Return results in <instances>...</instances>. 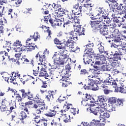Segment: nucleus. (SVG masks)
I'll list each match as a JSON object with an SVG mask.
<instances>
[{"label": "nucleus", "mask_w": 126, "mask_h": 126, "mask_svg": "<svg viewBox=\"0 0 126 126\" xmlns=\"http://www.w3.org/2000/svg\"><path fill=\"white\" fill-rule=\"evenodd\" d=\"M92 9V8H91V6L88 7L85 4L80 5L79 3H77L73 6L72 12L74 15H81L82 11L86 12V14H89L88 10H91Z\"/></svg>", "instance_id": "1"}, {"label": "nucleus", "mask_w": 126, "mask_h": 126, "mask_svg": "<svg viewBox=\"0 0 126 126\" xmlns=\"http://www.w3.org/2000/svg\"><path fill=\"white\" fill-rule=\"evenodd\" d=\"M117 82H118V79H116V80L114 79H109V80L104 81V84H106V85L114 86V87L115 88V92H120V93L126 94V87L125 86V85L122 84L118 87Z\"/></svg>", "instance_id": "2"}, {"label": "nucleus", "mask_w": 126, "mask_h": 126, "mask_svg": "<svg viewBox=\"0 0 126 126\" xmlns=\"http://www.w3.org/2000/svg\"><path fill=\"white\" fill-rule=\"evenodd\" d=\"M60 54L57 52L55 53L53 57V59H54L55 62H62V63L65 62V63H67V62H70L71 61V59L68 58L69 56L67 55V53H65V50L61 49Z\"/></svg>", "instance_id": "3"}, {"label": "nucleus", "mask_w": 126, "mask_h": 126, "mask_svg": "<svg viewBox=\"0 0 126 126\" xmlns=\"http://www.w3.org/2000/svg\"><path fill=\"white\" fill-rule=\"evenodd\" d=\"M73 40L72 37L69 36L68 37L66 36V39H63L64 45H58L57 47L59 50H63L65 52H67V48H69V49L74 48V41Z\"/></svg>", "instance_id": "4"}, {"label": "nucleus", "mask_w": 126, "mask_h": 126, "mask_svg": "<svg viewBox=\"0 0 126 126\" xmlns=\"http://www.w3.org/2000/svg\"><path fill=\"white\" fill-rule=\"evenodd\" d=\"M13 73H14V72H12L11 74H4L2 76V77L4 79L5 81H7L8 83L10 82L11 83H13L15 85L17 84V82H16L17 79L16 75H15L13 78H12V76H13Z\"/></svg>", "instance_id": "5"}, {"label": "nucleus", "mask_w": 126, "mask_h": 126, "mask_svg": "<svg viewBox=\"0 0 126 126\" xmlns=\"http://www.w3.org/2000/svg\"><path fill=\"white\" fill-rule=\"evenodd\" d=\"M123 5V4L122 3L119 4L118 2L114 5H113L112 3L109 4V6H110V7H112L113 9H117L118 10V13L119 14H120V15L126 13L125 16H124V18H126V11L125 10H123L124 8Z\"/></svg>", "instance_id": "6"}, {"label": "nucleus", "mask_w": 126, "mask_h": 126, "mask_svg": "<svg viewBox=\"0 0 126 126\" xmlns=\"http://www.w3.org/2000/svg\"><path fill=\"white\" fill-rule=\"evenodd\" d=\"M32 108L33 109H36L35 112L37 115H41L42 114V111L48 109V106L46 105V104L44 102L43 103L38 104H34Z\"/></svg>", "instance_id": "7"}, {"label": "nucleus", "mask_w": 126, "mask_h": 126, "mask_svg": "<svg viewBox=\"0 0 126 126\" xmlns=\"http://www.w3.org/2000/svg\"><path fill=\"white\" fill-rule=\"evenodd\" d=\"M103 20L101 19L95 21H91L90 24L94 31H98L100 30V26H102V25L100 24Z\"/></svg>", "instance_id": "8"}, {"label": "nucleus", "mask_w": 126, "mask_h": 126, "mask_svg": "<svg viewBox=\"0 0 126 126\" xmlns=\"http://www.w3.org/2000/svg\"><path fill=\"white\" fill-rule=\"evenodd\" d=\"M64 63H66L65 61H63V62L60 61L59 63L54 62L53 65H51V63H49L48 65L51 66V69H61L60 71H61L62 73H63V71H62V70H63V66Z\"/></svg>", "instance_id": "9"}, {"label": "nucleus", "mask_w": 126, "mask_h": 126, "mask_svg": "<svg viewBox=\"0 0 126 126\" xmlns=\"http://www.w3.org/2000/svg\"><path fill=\"white\" fill-rule=\"evenodd\" d=\"M63 108L65 112L68 111V110H70V113L73 114V115H76L79 113L78 109L72 108V104L71 103H67L66 101L65 102V104H64Z\"/></svg>", "instance_id": "10"}, {"label": "nucleus", "mask_w": 126, "mask_h": 126, "mask_svg": "<svg viewBox=\"0 0 126 126\" xmlns=\"http://www.w3.org/2000/svg\"><path fill=\"white\" fill-rule=\"evenodd\" d=\"M35 59L40 62V64L42 65H43L47 61V57H46V55H45L44 53H41L40 52L35 55Z\"/></svg>", "instance_id": "11"}, {"label": "nucleus", "mask_w": 126, "mask_h": 126, "mask_svg": "<svg viewBox=\"0 0 126 126\" xmlns=\"http://www.w3.org/2000/svg\"><path fill=\"white\" fill-rule=\"evenodd\" d=\"M3 51H0V56L3 58L2 61L5 60V59H7V58H9L8 57V53L10 52V48L8 47H4L3 46Z\"/></svg>", "instance_id": "12"}, {"label": "nucleus", "mask_w": 126, "mask_h": 126, "mask_svg": "<svg viewBox=\"0 0 126 126\" xmlns=\"http://www.w3.org/2000/svg\"><path fill=\"white\" fill-rule=\"evenodd\" d=\"M40 35H39V32H34L33 34L31 35L30 38L27 39L26 43V44H28V42H29V41H31V40H32V39H33L34 42H36V41H37L38 39H40Z\"/></svg>", "instance_id": "13"}, {"label": "nucleus", "mask_w": 126, "mask_h": 126, "mask_svg": "<svg viewBox=\"0 0 126 126\" xmlns=\"http://www.w3.org/2000/svg\"><path fill=\"white\" fill-rule=\"evenodd\" d=\"M30 105H33V101H29L28 102H26L25 103H22V107H23V110L25 111V112H26V113L29 115L30 114V111L28 110V108L27 107H29Z\"/></svg>", "instance_id": "14"}, {"label": "nucleus", "mask_w": 126, "mask_h": 126, "mask_svg": "<svg viewBox=\"0 0 126 126\" xmlns=\"http://www.w3.org/2000/svg\"><path fill=\"white\" fill-rule=\"evenodd\" d=\"M57 94V93L54 91H48L47 94L45 96V99H46L48 102H51V99L54 98V96Z\"/></svg>", "instance_id": "15"}, {"label": "nucleus", "mask_w": 126, "mask_h": 126, "mask_svg": "<svg viewBox=\"0 0 126 126\" xmlns=\"http://www.w3.org/2000/svg\"><path fill=\"white\" fill-rule=\"evenodd\" d=\"M14 52H27L28 53L29 52V49L28 47L26 46H22L19 48H13Z\"/></svg>", "instance_id": "16"}, {"label": "nucleus", "mask_w": 126, "mask_h": 126, "mask_svg": "<svg viewBox=\"0 0 126 126\" xmlns=\"http://www.w3.org/2000/svg\"><path fill=\"white\" fill-rule=\"evenodd\" d=\"M108 28L103 26V25L100 26L99 33L102 36H105L108 34Z\"/></svg>", "instance_id": "17"}, {"label": "nucleus", "mask_w": 126, "mask_h": 126, "mask_svg": "<svg viewBox=\"0 0 126 126\" xmlns=\"http://www.w3.org/2000/svg\"><path fill=\"white\" fill-rule=\"evenodd\" d=\"M90 82L88 83V85L84 84V86H83V88L85 89V90H89V89H92V88L93 87V85H94V82L93 81V80H90Z\"/></svg>", "instance_id": "18"}, {"label": "nucleus", "mask_w": 126, "mask_h": 126, "mask_svg": "<svg viewBox=\"0 0 126 126\" xmlns=\"http://www.w3.org/2000/svg\"><path fill=\"white\" fill-rule=\"evenodd\" d=\"M21 82L24 85L26 83H30L32 82L31 79L29 78V76L26 75H23V78L20 79Z\"/></svg>", "instance_id": "19"}, {"label": "nucleus", "mask_w": 126, "mask_h": 126, "mask_svg": "<svg viewBox=\"0 0 126 126\" xmlns=\"http://www.w3.org/2000/svg\"><path fill=\"white\" fill-rule=\"evenodd\" d=\"M69 19L71 20L72 23H75V24H79L80 23V20L77 19V17L73 15V14L70 15Z\"/></svg>", "instance_id": "20"}, {"label": "nucleus", "mask_w": 126, "mask_h": 126, "mask_svg": "<svg viewBox=\"0 0 126 126\" xmlns=\"http://www.w3.org/2000/svg\"><path fill=\"white\" fill-rule=\"evenodd\" d=\"M100 125V121L97 120H95V119L93 120L90 123H86V126H99Z\"/></svg>", "instance_id": "21"}, {"label": "nucleus", "mask_w": 126, "mask_h": 126, "mask_svg": "<svg viewBox=\"0 0 126 126\" xmlns=\"http://www.w3.org/2000/svg\"><path fill=\"white\" fill-rule=\"evenodd\" d=\"M69 35L71 36L73 40H75V39L78 40V33L77 31H75V29H74V31H71L69 32Z\"/></svg>", "instance_id": "22"}, {"label": "nucleus", "mask_w": 126, "mask_h": 126, "mask_svg": "<svg viewBox=\"0 0 126 126\" xmlns=\"http://www.w3.org/2000/svg\"><path fill=\"white\" fill-rule=\"evenodd\" d=\"M44 115L48 118H53L56 116V111L50 110L49 111H48L47 113H45Z\"/></svg>", "instance_id": "23"}, {"label": "nucleus", "mask_w": 126, "mask_h": 126, "mask_svg": "<svg viewBox=\"0 0 126 126\" xmlns=\"http://www.w3.org/2000/svg\"><path fill=\"white\" fill-rule=\"evenodd\" d=\"M39 76L41 77H47L48 73L47 72L46 69L42 68L40 69V71L39 74Z\"/></svg>", "instance_id": "24"}, {"label": "nucleus", "mask_w": 126, "mask_h": 126, "mask_svg": "<svg viewBox=\"0 0 126 126\" xmlns=\"http://www.w3.org/2000/svg\"><path fill=\"white\" fill-rule=\"evenodd\" d=\"M80 74L82 76H88V77H90L91 76L89 75V71L87 70L86 69H82L80 70Z\"/></svg>", "instance_id": "25"}, {"label": "nucleus", "mask_w": 126, "mask_h": 126, "mask_svg": "<svg viewBox=\"0 0 126 126\" xmlns=\"http://www.w3.org/2000/svg\"><path fill=\"white\" fill-rule=\"evenodd\" d=\"M66 98L63 96V95H61L58 99L57 100V103L58 104H60L61 105H64L65 103H63V102H64V100H65Z\"/></svg>", "instance_id": "26"}, {"label": "nucleus", "mask_w": 126, "mask_h": 126, "mask_svg": "<svg viewBox=\"0 0 126 126\" xmlns=\"http://www.w3.org/2000/svg\"><path fill=\"white\" fill-rule=\"evenodd\" d=\"M100 118H102L103 120H107L110 118V112L108 111L104 112L103 113L100 114Z\"/></svg>", "instance_id": "27"}, {"label": "nucleus", "mask_w": 126, "mask_h": 126, "mask_svg": "<svg viewBox=\"0 0 126 126\" xmlns=\"http://www.w3.org/2000/svg\"><path fill=\"white\" fill-rule=\"evenodd\" d=\"M90 110L91 111V113L95 115V116H97L98 114H99V108L98 107H90Z\"/></svg>", "instance_id": "28"}, {"label": "nucleus", "mask_w": 126, "mask_h": 126, "mask_svg": "<svg viewBox=\"0 0 126 126\" xmlns=\"http://www.w3.org/2000/svg\"><path fill=\"white\" fill-rule=\"evenodd\" d=\"M28 49H29V52H32V51H34L35 50V48L36 49H38V46L37 45H35V43H29L28 44Z\"/></svg>", "instance_id": "29"}, {"label": "nucleus", "mask_w": 126, "mask_h": 126, "mask_svg": "<svg viewBox=\"0 0 126 126\" xmlns=\"http://www.w3.org/2000/svg\"><path fill=\"white\" fill-rule=\"evenodd\" d=\"M12 46L14 48H20V47H22V43H21V41L17 39L13 42Z\"/></svg>", "instance_id": "30"}, {"label": "nucleus", "mask_w": 126, "mask_h": 126, "mask_svg": "<svg viewBox=\"0 0 126 126\" xmlns=\"http://www.w3.org/2000/svg\"><path fill=\"white\" fill-rule=\"evenodd\" d=\"M113 58L114 60H119L121 61L122 60V58H123V55L121 54V53H119L118 51L115 52V53L113 54Z\"/></svg>", "instance_id": "31"}, {"label": "nucleus", "mask_w": 126, "mask_h": 126, "mask_svg": "<svg viewBox=\"0 0 126 126\" xmlns=\"http://www.w3.org/2000/svg\"><path fill=\"white\" fill-rule=\"evenodd\" d=\"M52 9V5L51 4L45 3V5H43V8L41 9L43 12H44V11L45 10H50Z\"/></svg>", "instance_id": "32"}, {"label": "nucleus", "mask_w": 126, "mask_h": 126, "mask_svg": "<svg viewBox=\"0 0 126 126\" xmlns=\"http://www.w3.org/2000/svg\"><path fill=\"white\" fill-rule=\"evenodd\" d=\"M40 69V67L37 65H35L33 67V73L35 76H38L39 74V70Z\"/></svg>", "instance_id": "33"}, {"label": "nucleus", "mask_w": 126, "mask_h": 126, "mask_svg": "<svg viewBox=\"0 0 126 126\" xmlns=\"http://www.w3.org/2000/svg\"><path fill=\"white\" fill-rule=\"evenodd\" d=\"M75 31H77L78 36H81V35H85V33H84L85 31L83 28H79L78 30L77 29H75Z\"/></svg>", "instance_id": "34"}, {"label": "nucleus", "mask_w": 126, "mask_h": 126, "mask_svg": "<svg viewBox=\"0 0 126 126\" xmlns=\"http://www.w3.org/2000/svg\"><path fill=\"white\" fill-rule=\"evenodd\" d=\"M71 75V74L70 72L68 71H66L65 74H64L63 76H61L62 78L60 79V80H67V79L69 78V77Z\"/></svg>", "instance_id": "35"}, {"label": "nucleus", "mask_w": 126, "mask_h": 126, "mask_svg": "<svg viewBox=\"0 0 126 126\" xmlns=\"http://www.w3.org/2000/svg\"><path fill=\"white\" fill-rule=\"evenodd\" d=\"M98 101L100 102V104L101 105H103L104 103V102H106V100L105 99V95H99L98 96Z\"/></svg>", "instance_id": "36"}, {"label": "nucleus", "mask_w": 126, "mask_h": 126, "mask_svg": "<svg viewBox=\"0 0 126 126\" xmlns=\"http://www.w3.org/2000/svg\"><path fill=\"white\" fill-rule=\"evenodd\" d=\"M115 105H116L117 107H123V106H124V100L121 99H118L116 100Z\"/></svg>", "instance_id": "37"}, {"label": "nucleus", "mask_w": 126, "mask_h": 126, "mask_svg": "<svg viewBox=\"0 0 126 126\" xmlns=\"http://www.w3.org/2000/svg\"><path fill=\"white\" fill-rule=\"evenodd\" d=\"M101 70H102V71H108V70H110L111 68L109 67V66L107 65V64H105L103 65H102V66L100 67Z\"/></svg>", "instance_id": "38"}, {"label": "nucleus", "mask_w": 126, "mask_h": 126, "mask_svg": "<svg viewBox=\"0 0 126 126\" xmlns=\"http://www.w3.org/2000/svg\"><path fill=\"white\" fill-rule=\"evenodd\" d=\"M34 117V121L36 124H39L41 122V118L40 117V115H37L36 114H33Z\"/></svg>", "instance_id": "39"}, {"label": "nucleus", "mask_w": 126, "mask_h": 126, "mask_svg": "<svg viewBox=\"0 0 126 126\" xmlns=\"http://www.w3.org/2000/svg\"><path fill=\"white\" fill-rule=\"evenodd\" d=\"M20 92L22 93V96L23 98H26L28 96V94H29V90L28 91V92H25V90L22 89L20 90Z\"/></svg>", "instance_id": "40"}, {"label": "nucleus", "mask_w": 126, "mask_h": 126, "mask_svg": "<svg viewBox=\"0 0 126 126\" xmlns=\"http://www.w3.org/2000/svg\"><path fill=\"white\" fill-rule=\"evenodd\" d=\"M72 23L71 22V20H70V21L69 20H67L66 21H63V28H66L68 27V26H70Z\"/></svg>", "instance_id": "41"}, {"label": "nucleus", "mask_w": 126, "mask_h": 126, "mask_svg": "<svg viewBox=\"0 0 126 126\" xmlns=\"http://www.w3.org/2000/svg\"><path fill=\"white\" fill-rule=\"evenodd\" d=\"M82 99L84 100V101H82V104H83V102H85V101H88V100L91 99V96L88 94H84Z\"/></svg>", "instance_id": "42"}, {"label": "nucleus", "mask_w": 126, "mask_h": 126, "mask_svg": "<svg viewBox=\"0 0 126 126\" xmlns=\"http://www.w3.org/2000/svg\"><path fill=\"white\" fill-rule=\"evenodd\" d=\"M63 120L64 123H70V116L66 114L64 115Z\"/></svg>", "instance_id": "43"}, {"label": "nucleus", "mask_w": 126, "mask_h": 126, "mask_svg": "<svg viewBox=\"0 0 126 126\" xmlns=\"http://www.w3.org/2000/svg\"><path fill=\"white\" fill-rule=\"evenodd\" d=\"M109 63L111 66H113V67L117 66V64H118V63H117V62H116L113 58H110L109 59Z\"/></svg>", "instance_id": "44"}, {"label": "nucleus", "mask_w": 126, "mask_h": 126, "mask_svg": "<svg viewBox=\"0 0 126 126\" xmlns=\"http://www.w3.org/2000/svg\"><path fill=\"white\" fill-rule=\"evenodd\" d=\"M63 82H60L61 83H62L63 87H67L69 85V82L67 80H61Z\"/></svg>", "instance_id": "45"}, {"label": "nucleus", "mask_w": 126, "mask_h": 126, "mask_svg": "<svg viewBox=\"0 0 126 126\" xmlns=\"http://www.w3.org/2000/svg\"><path fill=\"white\" fill-rule=\"evenodd\" d=\"M46 32H47L48 33V36L46 37V40H51L52 38V36L51 35L53 34L52 31H51L50 29H47Z\"/></svg>", "instance_id": "46"}, {"label": "nucleus", "mask_w": 126, "mask_h": 126, "mask_svg": "<svg viewBox=\"0 0 126 126\" xmlns=\"http://www.w3.org/2000/svg\"><path fill=\"white\" fill-rule=\"evenodd\" d=\"M98 47V50L99 52V53H100V54H103V53H104V52H105V50L104 49V46H102V45L101 44H98L97 45Z\"/></svg>", "instance_id": "47"}, {"label": "nucleus", "mask_w": 126, "mask_h": 126, "mask_svg": "<svg viewBox=\"0 0 126 126\" xmlns=\"http://www.w3.org/2000/svg\"><path fill=\"white\" fill-rule=\"evenodd\" d=\"M93 53H94V51H87V53L85 54V57H86V58L91 59V58L93 57Z\"/></svg>", "instance_id": "48"}, {"label": "nucleus", "mask_w": 126, "mask_h": 126, "mask_svg": "<svg viewBox=\"0 0 126 126\" xmlns=\"http://www.w3.org/2000/svg\"><path fill=\"white\" fill-rule=\"evenodd\" d=\"M84 60V63L85 64H89L90 63H91V59L90 58H89L88 57H86L85 56V57L83 59Z\"/></svg>", "instance_id": "49"}, {"label": "nucleus", "mask_w": 126, "mask_h": 126, "mask_svg": "<svg viewBox=\"0 0 126 126\" xmlns=\"http://www.w3.org/2000/svg\"><path fill=\"white\" fill-rule=\"evenodd\" d=\"M111 31H112L111 34L113 37L118 36V34H119V30L118 29H116L115 30L113 29V30Z\"/></svg>", "instance_id": "50"}, {"label": "nucleus", "mask_w": 126, "mask_h": 126, "mask_svg": "<svg viewBox=\"0 0 126 126\" xmlns=\"http://www.w3.org/2000/svg\"><path fill=\"white\" fill-rule=\"evenodd\" d=\"M20 116H21V118H20V120H24V119H26L27 118V115L26 114V113L24 111H22L20 113Z\"/></svg>", "instance_id": "51"}, {"label": "nucleus", "mask_w": 126, "mask_h": 126, "mask_svg": "<svg viewBox=\"0 0 126 126\" xmlns=\"http://www.w3.org/2000/svg\"><path fill=\"white\" fill-rule=\"evenodd\" d=\"M98 11L99 13H98L97 15L98 16H100L101 14H102L106 11H105V9H104V7H100L99 8H98Z\"/></svg>", "instance_id": "52"}, {"label": "nucleus", "mask_w": 126, "mask_h": 126, "mask_svg": "<svg viewBox=\"0 0 126 126\" xmlns=\"http://www.w3.org/2000/svg\"><path fill=\"white\" fill-rule=\"evenodd\" d=\"M28 99L29 100H33L34 99V94L31 93V91H29V94H28Z\"/></svg>", "instance_id": "53"}, {"label": "nucleus", "mask_w": 126, "mask_h": 126, "mask_svg": "<svg viewBox=\"0 0 126 126\" xmlns=\"http://www.w3.org/2000/svg\"><path fill=\"white\" fill-rule=\"evenodd\" d=\"M93 81L95 84H101L102 83V80L100 78H95L94 80H93Z\"/></svg>", "instance_id": "54"}, {"label": "nucleus", "mask_w": 126, "mask_h": 126, "mask_svg": "<svg viewBox=\"0 0 126 126\" xmlns=\"http://www.w3.org/2000/svg\"><path fill=\"white\" fill-rule=\"evenodd\" d=\"M40 123L42 126H47L48 125V121L44 119H41Z\"/></svg>", "instance_id": "55"}, {"label": "nucleus", "mask_w": 126, "mask_h": 126, "mask_svg": "<svg viewBox=\"0 0 126 126\" xmlns=\"http://www.w3.org/2000/svg\"><path fill=\"white\" fill-rule=\"evenodd\" d=\"M119 52L121 54V55H124L126 53V48H124L122 47L121 48L118 49Z\"/></svg>", "instance_id": "56"}, {"label": "nucleus", "mask_w": 126, "mask_h": 126, "mask_svg": "<svg viewBox=\"0 0 126 126\" xmlns=\"http://www.w3.org/2000/svg\"><path fill=\"white\" fill-rule=\"evenodd\" d=\"M113 38H114L113 40H112V42H113L114 44H115V43H117V42L122 40V38H121L120 36L113 37Z\"/></svg>", "instance_id": "57"}, {"label": "nucleus", "mask_w": 126, "mask_h": 126, "mask_svg": "<svg viewBox=\"0 0 126 126\" xmlns=\"http://www.w3.org/2000/svg\"><path fill=\"white\" fill-rule=\"evenodd\" d=\"M112 17L113 18V22H115V23H117V24H120V22L119 21V18L118 17L115 16V15L114 14H113L111 15Z\"/></svg>", "instance_id": "58"}, {"label": "nucleus", "mask_w": 126, "mask_h": 126, "mask_svg": "<svg viewBox=\"0 0 126 126\" xmlns=\"http://www.w3.org/2000/svg\"><path fill=\"white\" fill-rule=\"evenodd\" d=\"M110 104H112V105H114V104H116L117 102V100H116V98L115 97H111L109 98V101Z\"/></svg>", "instance_id": "59"}, {"label": "nucleus", "mask_w": 126, "mask_h": 126, "mask_svg": "<svg viewBox=\"0 0 126 126\" xmlns=\"http://www.w3.org/2000/svg\"><path fill=\"white\" fill-rule=\"evenodd\" d=\"M103 92L105 95H108V94H110V93H112L113 91L111 90H109V89L105 88L103 89Z\"/></svg>", "instance_id": "60"}, {"label": "nucleus", "mask_w": 126, "mask_h": 126, "mask_svg": "<svg viewBox=\"0 0 126 126\" xmlns=\"http://www.w3.org/2000/svg\"><path fill=\"white\" fill-rule=\"evenodd\" d=\"M55 73V71L52 69H49L48 73H47V77H51V76H53Z\"/></svg>", "instance_id": "61"}, {"label": "nucleus", "mask_w": 126, "mask_h": 126, "mask_svg": "<svg viewBox=\"0 0 126 126\" xmlns=\"http://www.w3.org/2000/svg\"><path fill=\"white\" fill-rule=\"evenodd\" d=\"M36 99V103L37 104H43L44 103V100L43 99L39 98L37 96L35 97Z\"/></svg>", "instance_id": "62"}, {"label": "nucleus", "mask_w": 126, "mask_h": 126, "mask_svg": "<svg viewBox=\"0 0 126 126\" xmlns=\"http://www.w3.org/2000/svg\"><path fill=\"white\" fill-rule=\"evenodd\" d=\"M21 60L23 61L25 63H30V61H29V60L26 58V55H24V56H23L22 58H21Z\"/></svg>", "instance_id": "63"}, {"label": "nucleus", "mask_w": 126, "mask_h": 126, "mask_svg": "<svg viewBox=\"0 0 126 126\" xmlns=\"http://www.w3.org/2000/svg\"><path fill=\"white\" fill-rule=\"evenodd\" d=\"M60 19H56V20H54V26L55 27H57V26H58L59 27H60Z\"/></svg>", "instance_id": "64"}]
</instances>
